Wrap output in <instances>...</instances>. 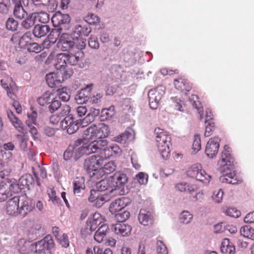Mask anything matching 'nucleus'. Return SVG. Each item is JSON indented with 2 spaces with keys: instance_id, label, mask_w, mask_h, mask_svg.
Wrapping results in <instances>:
<instances>
[{
  "instance_id": "20",
  "label": "nucleus",
  "mask_w": 254,
  "mask_h": 254,
  "mask_svg": "<svg viewBox=\"0 0 254 254\" xmlns=\"http://www.w3.org/2000/svg\"><path fill=\"white\" fill-rule=\"evenodd\" d=\"M153 214L145 209H141L138 216L140 223L144 226L151 225L153 222Z\"/></svg>"
},
{
  "instance_id": "21",
  "label": "nucleus",
  "mask_w": 254,
  "mask_h": 254,
  "mask_svg": "<svg viewBox=\"0 0 254 254\" xmlns=\"http://www.w3.org/2000/svg\"><path fill=\"white\" fill-rule=\"evenodd\" d=\"M17 249L21 254H29L34 251V243L31 241H26L24 239H20L18 242Z\"/></svg>"
},
{
  "instance_id": "30",
  "label": "nucleus",
  "mask_w": 254,
  "mask_h": 254,
  "mask_svg": "<svg viewBox=\"0 0 254 254\" xmlns=\"http://www.w3.org/2000/svg\"><path fill=\"white\" fill-rule=\"evenodd\" d=\"M191 88L190 85L187 82L185 79H176V88L184 92L185 95H186L187 92L189 91Z\"/></svg>"
},
{
  "instance_id": "63",
  "label": "nucleus",
  "mask_w": 254,
  "mask_h": 254,
  "mask_svg": "<svg viewBox=\"0 0 254 254\" xmlns=\"http://www.w3.org/2000/svg\"><path fill=\"white\" fill-rule=\"evenodd\" d=\"M100 192L99 190H91L90 194L88 197V200L91 202H95L97 198L99 196Z\"/></svg>"
},
{
  "instance_id": "38",
  "label": "nucleus",
  "mask_w": 254,
  "mask_h": 254,
  "mask_svg": "<svg viewBox=\"0 0 254 254\" xmlns=\"http://www.w3.org/2000/svg\"><path fill=\"white\" fill-rule=\"evenodd\" d=\"M240 233L241 235L251 240H254V229L250 226L246 225L241 228Z\"/></svg>"
},
{
  "instance_id": "45",
  "label": "nucleus",
  "mask_w": 254,
  "mask_h": 254,
  "mask_svg": "<svg viewBox=\"0 0 254 254\" xmlns=\"http://www.w3.org/2000/svg\"><path fill=\"white\" fill-rule=\"evenodd\" d=\"M224 213L230 217L238 218L241 215V212L234 207H228L223 210Z\"/></svg>"
},
{
  "instance_id": "32",
  "label": "nucleus",
  "mask_w": 254,
  "mask_h": 254,
  "mask_svg": "<svg viewBox=\"0 0 254 254\" xmlns=\"http://www.w3.org/2000/svg\"><path fill=\"white\" fill-rule=\"evenodd\" d=\"M116 168L117 165L114 161H109L106 163L103 167H101V168H100L99 175H101L102 173L104 174H109L113 173L116 170Z\"/></svg>"
},
{
  "instance_id": "54",
  "label": "nucleus",
  "mask_w": 254,
  "mask_h": 254,
  "mask_svg": "<svg viewBox=\"0 0 254 254\" xmlns=\"http://www.w3.org/2000/svg\"><path fill=\"white\" fill-rule=\"evenodd\" d=\"M107 197V193L104 194H100L99 196L97 198L95 201L94 205L97 207H101L103 204L107 201L106 197Z\"/></svg>"
},
{
  "instance_id": "57",
  "label": "nucleus",
  "mask_w": 254,
  "mask_h": 254,
  "mask_svg": "<svg viewBox=\"0 0 254 254\" xmlns=\"http://www.w3.org/2000/svg\"><path fill=\"white\" fill-rule=\"evenodd\" d=\"M31 33H25L22 36H21L20 40V45L19 46L24 47L27 46L28 47L29 44V40L30 38L29 36H30Z\"/></svg>"
},
{
  "instance_id": "36",
  "label": "nucleus",
  "mask_w": 254,
  "mask_h": 254,
  "mask_svg": "<svg viewBox=\"0 0 254 254\" xmlns=\"http://www.w3.org/2000/svg\"><path fill=\"white\" fill-rule=\"evenodd\" d=\"M57 63L56 66L58 68L64 69L67 65V54L60 53L57 55Z\"/></svg>"
},
{
  "instance_id": "37",
  "label": "nucleus",
  "mask_w": 254,
  "mask_h": 254,
  "mask_svg": "<svg viewBox=\"0 0 254 254\" xmlns=\"http://www.w3.org/2000/svg\"><path fill=\"white\" fill-rule=\"evenodd\" d=\"M9 185H8V190H9V192H13L14 193H17L18 192H21V191L23 190L24 191H25L24 190V189L22 188V186L20 185L19 180H18V181H15L11 182H7Z\"/></svg>"
},
{
  "instance_id": "14",
  "label": "nucleus",
  "mask_w": 254,
  "mask_h": 254,
  "mask_svg": "<svg viewBox=\"0 0 254 254\" xmlns=\"http://www.w3.org/2000/svg\"><path fill=\"white\" fill-rule=\"evenodd\" d=\"M19 203L20 197L19 196H14L9 199L6 203V213L9 215L15 216L20 214Z\"/></svg>"
},
{
  "instance_id": "18",
  "label": "nucleus",
  "mask_w": 254,
  "mask_h": 254,
  "mask_svg": "<svg viewBox=\"0 0 254 254\" xmlns=\"http://www.w3.org/2000/svg\"><path fill=\"white\" fill-rule=\"evenodd\" d=\"M20 209V214L25 216L28 212L32 211L35 208V202L32 199L25 197L21 200Z\"/></svg>"
},
{
  "instance_id": "8",
  "label": "nucleus",
  "mask_w": 254,
  "mask_h": 254,
  "mask_svg": "<svg viewBox=\"0 0 254 254\" xmlns=\"http://www.w3.org/2000/svg\"><path fill=\"white\" fill-rule=\"evenodd\" d=\"M54 246V240L50 235H47L42 240L34 243V250L36 253L41 254L47 251L45 254H51L50 250Z\"/></svg>"
},
{
  "instance_id": "43",
  "label": "nucleus",
  "mask_w": 254,
  "mask_h": 254,
  "mask_svg": "<svg viewBox=\"0 0 254 254\" xmlns=\"http://www.w3.org/2000/svg\"><path fill=\"white\" fill-rule=\"evenodd\" d=\"M170 145H160L157 146L159 151L160 152L162 158L164 159H167L170 156Z\"/></svg>"
},
{
  "instance_id": "35",
  "label": "nucleus",
  "mask_w": 254,
  "mask_h": 254,
  "mask_svg": "<svg viewBox=\"0 0 254 254\" xmlns=\"http://www.w3.org/2000/svg\"><path fill=\"white\" fill-rule=\"evenodd\" d=\"M97 129V126L95 124H93L84 131L83 135L84 137L83 138H85L86 140V142H88L87 141V140L92 139L93 137H96Z\"/></svg>"
},
{
  "instance_id": "4",
  "label": "nucleus",
  "mask_w": 254,
  "mask_h": 254,
  "mask_svg": "<svg viewBox=\"0 0 254 254\" xmlns=\"http://www.w3.org/2000/svg\"><path fill=\"white\" fill-rule=\"evenodd\" d=\"M80 33H74L69 34L68 33H63L59 37L57 43L58 48L63 51L70 52L75 47L76 42L78 41Z\"/></svg>"
},
{
  "instance_id": "6",
  "label": "nucleus",
  "mask_w": 254,
  "mask_h": 254,
  "mask_svg": "<svg viewBox=\"0 0 254 254\" xmlns=\"http://www.w3.org/2000/svg\"><path fill=\"white\" fill-rule=\"evenodd\" d=\"M110 178L114 190H120L119 193L121 195L128 193L127 188L125 190V186L128 180V177L126 173L124 171H118L115 173Z\"/></svg>"
},
{
  "instance_id": "58",
  "label": "nucleus",
  "mask_w": 254,
  "mask_h": 254,
  "mask_svg": "<svg viewBox=\"0 0 254 254\" xmlns=\"http://www.w3.org/2000/svg\"><path fill=\"white\" fill-rule=\"evenodd\" d=\"M157 254H167L168 251L166 247L161 241L157 242Z\"/></svg>"
},
{
  "instance_id": "13",
  "label": "nucleus",
  "mask_w": 254,
  "mask_h": 254,
  "mask_svg": "<svg viewBox=\"0 0 254 254\" xmlns=\"http://www.w3.org/2000/svg\"><path fill=\"white\" fill-rule=\"evenodd\" d=\"M220 139L219 137H215L210 139L207 143L205 148V154L209 158H213L215 157L217 154L219 148V141Z\"/></svg>"
},
{
  "instance_id": "17",
  "label": "nucleus",
  "mask_w": 254,
  "mask_h": 254,
  "mask_svg": "<svg viewBox=\"0 0 254 254\" xmlns=\"http://www.w3.org/2000/svg\"><path fill=\"white\" fill-rule=\"evenodd\" d=\"M154 134L156 135V141L157 146L160 145H171V137L164 131L163 129L159 127L156 128L154 130Z\"/></svg>"
},
{
  "instance_id": "3",
  "label": "nucleus",
  "mask_w": 254,
  "mask_h": 254,
  "mask_svg": "<svg viewBox=\"0 0 254 254\" xmlns=\"http://www.w3.org/2000/svg\"><path fill=\"white\" fill-rule=\"evenodd\" d=\"M104 159L99 155H93L86 158L83 163L84 170L90 176L93 177L100 172Z\"/></svg>"
},
{
  "instance_id": "42",
  "label": "nucleus",
  "mask_w": 254,
  "mask_h": 254,
  "mask_svg": "<svg viewBox=\"0 0 254 254\" xmlns=\"http://www.w3.org/2000/svg\"><path fill=\"white\" fill-rule=\"evenodd\" d=\"M61 33L57 34L56 36L54 35V33H50L48 35L47 39L48 41L45 40L43 42V44L47 46H51V44H54L56 42H58L59 37L61 36Z\"/></svg>"
},
{
  "instance_id": "51",
  "label": "nucleus",
  "mask_w": 254,
  "mask_h": 254,
  "mask_svg": "<svg viewBox=\"0 0 254 254\" xmlns=\"http://www.w3.org/2000/svg\"><path fill=\"white\" fill-rule=\"evenodd\" d=\"M61 106V101L54 99L52 101L51 105L49 106V109L51 113H53L57 111Z\"/></svg>"
},
{
  "instance_id": "12",
  "label": "nucleus",
  "mask_w": 254,
  "mask_h": 254,
  "mask_svg": "<svg viewBox=\"0 0 254 254\" xmlns=\"http://www.w3.org/2000/svg\"><path fill=\"white\" fill-rule=\"evenodd\" d=\"M93 86V84H89L85 87L81 89L75 97V100L78 104H84L88 102L92 96L91 91Z\"/></svg>"
},
{
  "instance_id": "26",
  "label": "nucleus",
  "mask_w": 254,
  "mask_h": 254,
  "mask_svg": "<svg viewBox=\"0 0 254 254\" xmlns=\"http://www.w3.org/2000/svg\"><path fill=\"white\" fill-rule=\"evenodd\" d=\"M176 110L178 111L176 112V117H177L178 119H181L183 118H186L188 115L184 100H180L179 102H178V100L176 99Z\"/></svg>"
},
{
  "instance_id": "10",
  "label": "nucleus",
  "mask_w": 254,
  "mask_h": 254,
  "mask_svg": "<svg viewBox=\"0 0 254 254\" xmlns=\"http://www.w3.org/2000/svg\"><path fill=\"white\" fill-rule=\"evenodd\" d=\"M45 78L47 84L51 88H58L64 81L61 70L50 72L46 75Z\"/></svg>"
},
{
  "instance_id": "27",
  "label": "nucleus",
  "mask_w": 254,
  "mask_h": 254,
  "mask_svg": "<svg viewBox=\"0 0 254 254\" xmlns=\"http://www.w3.org/2000/svg\"><path fill=\"white\" fill-rule=\"evenodd\" d=\"M220 250L223 254H235V247L234 245L230 242L229 240L225 238L223 240L220 247Z\"/></svg>"
},
{
  "instance_id": "56",
  "label": "nucleus",
  "mask_w": 254,
  "mask_h": 254,
  "mask_svg": "<svg viewBox=\"0 0 254 254\" xmlns=\"http://www.w3.org/2000/svg\"><path fill=\"white\" fill-rule=\"evenodd\" d=\"M50 200L55 204L59 203L60 198L56 196V191L53 189H50L48 192Z\"/></svg>"
},
{
  "instance_id": "19",
  "label": "nucleus",
  "mask_w": 254,
  "mask_h": 254,
  "mask_svg": "<svg viewBox=\"0 0 254 254\" xmlns=\"http://www.w3.org/2000/svg\"><path fill=\"white\" fill-rule=\"evenodd\" d=\"M70 21V16L68 14H62L60 11H57L52 18V22L55 27H58L62 24L68 23Z\"/></svg>"
},
{
  "instance_id": "2",
  "label": "nucleus",
  "mask_w": 254,
  "mask_h": 254,
  "mask_svg": "<svg viewBox=\"0 0 254 254\" xmlns=\"http://www.w3.org/2000/svg\"><path fill=\"white\" fill-rule=\"evenodd\" d=\"M230 148L228 145H225L222 152L221 159L218 162L220 166V171L223 175L219 178L222 183H226L232 185L238 183L237 176L233 171L232 166L233 165V159L230 154Z\"/></svg>"
},
{
  "instance_id": "9",
  "label": "nucleus",
  "mask_w": 254,
  "mask_h": 254,
  "mask_svg": "<svg viewBox=\"0 0 254 254\" xmlns=\"http://www.w3.org/2000/svg\"><path fill=\"white\" fill-rule=\"evenodd\" d=\"M164 94V87L158 86L155 89H150L148 93L149 104L150 107L153 109H156L159 104V101Z\"/></svg>"
},
{
  "instance_id": "15",
  "label": "nucleus",
  "mask_w": 254,
  "mask_h": 254,
  "mask_svg": "<svg viewBox=\"0 0 254 254\" xmlns=\"http://www.w3.org/2000/svg\"><path fill=\"white\" fill-rule=\"evenodd\" d=\"M130 202L131 200L128 197H122L117 199L111 203L109 210L112 213H113L121 210H125V208L129 205Z\"/></svg>"
},
{
  "instance_id": "28",
  "label": "nucleus",
  "mask_w": 254,
  "mask_h": 254,
  "mask_svg": "<svg viewBox=\"0 0 254 254\" xmlns=\"http://www.w3.org/2000/svg\"><path fill=\"white\" fill-rule=\"evenodd\" d=\"M96 137L104 138L107 137L110 133L109 127L104 123L100 124L97 126Z\"/></svg>"
},
{
  "instance_id": "34",
  "label": "nucleus",
  "mask_w": 254,
  "mask_h": 254,
  "mask_svg": "<svg viewBox=\"0 0 254 254\" xmlns=\"http://www.w3.org/2000/svg\"><path fill=\"white\" fill-rule=\"evenodd\" d=\"M84 20L89 25L95 26V30H99L100 29V24L99 23V18L93 14H89L84 17Z\"/></svg>"
},
{
  "instance_id": "50",
  "label": "nucleus",
  "mask_w": 254,
  "mask_h": 254,
  "mask_svg": "<svg viewBox=\"0 0 254 254\" xmlns=\"http://www.w3.org/2000/svg\"><path fill=\"white\" fill-rule=\"evenodd\" d=\"M201 149V141L200 136L198 134H195L194 136V140L192 144V149L194 153H197Z\"/></svg>"
},
{
  "instance_id": "7",
  "label": "nucleus",
  "mask_w": 254,
  "mask_h": 254,
  "mask_svg": "<svg viewBox=\"0 0 254 254\" xmlns=\"http://www.w3.org/2000/svg\"><path fill=\"white\" fill-rule=\"evenodd\" d=\"M62 129H66L67 132L72 134L76 132L80 127H82L81 119H75L72 115L66 116L61 122Z\"/></svg>"
},
{
  "instance_id": "39",
  "label": "nucleus",
  "mask_w": 254,
  "mask_h": 254,
  "mask_svg": "<svg viewBox=\"0 0 254 254\" xmlns=\"http://www.w3.org/2000/svg\"><path fill=\"white\" fill-rule=\"evenodd\" d=\"M7 116L12 125L16 128H18L19 131H21L22 130V127L21 126L22 124L21 121L11 111L7 112Z\"/></svg>"
},
{
  "instance_id": "24",
  "label": "nucleus",
  "mask_w": 254,
  "mask_h": 254,
  "mask_svg": "<svg viewBox=\"0 0 254 254\" xmlns=\"http://www.w3.org/2000/svg\"><path fill=\"white\" fill-rule=\"evenodd\" d=\"M85 189V178L83 176L77 177L73 181V191L75 195H80Z\"/></svg>"
},
{
  "instance_id": "49",
  "label": "nucleus",
  "mask_w": 254,
  "mask_h": 254,
  "mask_svg": "<svg viewBox=\"0 0 254 254\" xmlns=\"http://www.w3.org/2000/svg\"><path fill=\"white\" fill-rule=\"evenodd\" d=\"M223 195V191L222 189H220L218 190H215L213 192L212 198L216 203H220L222 201Z\"/></svg>"
},
{
  "instance_id": "5",
  "label": "nucleus",
  "mask_w": 254,
  "mask_h": 254,
  "mask_svg": "<svg viewBox=\"0 0 254 254\" xmlns=\"http://www.w3.org/2000/svg\"><path fill=\"white\" fill-rule=\"evenodd\" d=\"M186 175L190 178L203 183L205 185H207L211 179V176L202 169L201 165L199 163L193 164L189 167L186 171Z\"/></svg>"
},
{
  "instance_id": "61",
  "label": "nucleus",
  "mask_w": 254,
  "mask_h": 254,
  "mask_svg": "<svg viewBox=\"0 0 254 254\" xmlns=\"http://www.w3.org/2000/svg\"><path fill=\"white\" fill-rule=\"evenodd\" d=\"M51 28L47 25L37 24L35 26L32 32H50Z\"/></svg>"
},
{
  "instance_id": "52",
  "label": "nucleus",
  "mask_w": 254,
  "mask_h": 254,
  "mask_svg": "<svg viewBox=\"0 0 254 254\" xmlns=\"http://www.w3.org/2000/svg\"><path fill=\"white\" fill-rule=\"evenodd\" d=\"M42 50V47L36 43H30L27 47V51L30 53H38Z\"/></svg>"
},
{
  "instance_id": "33",
  "label": "nucleus",
  "mask_w": 254,
  "mask_h": 254,
  "mask_svg": "<svg viewBox=\"0 0 254 254\" xmlns=\"http://www.w3.org/2000/svg\"><path fill=\"white\" fill-rule=\"evenodd\" d=\"M193 219V215L189 211L184 210L180 214L179 222L182 224L190 223Z\"/></svg>"
},
{
  "instance_id": "62",
  "label": "nucleus",
  "mask_w": 254,
  "mask_h": 254,
  "mask_svg": "<svg viewBox=\"0 0 254 254\" xmlns=\"http://www.w3.org/2000/svg\"><path fill=\"white\" fill-rule=\"evenodd\" d=\"M205 124L206 127L204 135L206 137H208L211 135V132L214 128V123L212 121H210Z\"/></svg>"
},
{
  "instance_id": "44",
  "label": "nucleus",
  "mask_w": 254,
  "mask_h": 254,
  "mask_svg": "<svg viewBox=\"0 0 254 254\" xmlns=\"http://www.w3.org/2000/svg\"><path fill=\"white\" fill-rule=\"evenodd\" d=\"M51 92L50 91H46L41 97H39L37 99L38 104L41 106H44L48 103H50L51 99Z\"/></svg>"
},
{
  "instance_id": "46",
  "label": "nucleus",
  "mask_w": 254,
  "mask_h": 254,
  "mask_svg": "<svg viewBox=\"0 0 254 254\" xmlns=\"http://www.w3.org/2000/svg\"><path fill=\"white\" fill-rule=\"evenodd\" d=\"M18 25V22L15 20L13 18H9L5 24L6 29L8 30L12 31L17 30Z\"/></svg>"
},
{
  "instance_id": "11",
  "label": "nucleus",
  "mask_w": 254,
  "mask_h": 254,
  "mask_svg": "<svg viewBox=\"0 0 254 254\" xmlns=\"http://www.w3.org/2000/svg\"><path fill=\"white\" fill-rule=\"evenodd\" d=\"M84 54L83 51L78 50L74 54L68 53L67 54V63L70 65H78L80 68H84V64L82 62Z\"/></svg>"
},
{
  "instance_id": "40",
  "label": "nucleus",
  "mask_w": 254,
  "mask_h": 254,
  "mask_svg": "<svg viewBox=\"0 0 254 254\" xmlns=\"http://www.w3.org/2000/svg\"><path fill=\"white\" fill-rule=\"evenodd\" d=\"M11 195V193L8 190L7 185L6 183L5 185L0 184V202L6 200Z\"/></svg>"
},
{
  "instance_id": "53",
  "label": "nucleus",
  "mask_w": 254,
  "mask_h": 254,
  "mask_svg": "<svg viewBox=\"0 0 254 254\" xmlns=\"http://www.w3.org/2000/svg\"><path fill=\"white\" fill-rule=\"evenodd\" d=\"M114 115V112H113V111L110 112L107 109H103L101 112L100 120L104 121L110 119Z\"/></svg>"
},
{
  "instance_id": "41",
  "label": "nucleus",
  "mask_w": 254,
  "mask_h": 254,
  "mask_svg": "<svg viewBox=\"0 0 254 254\" xmlns=\"http://www.w3.org/2000/svg\"><path fill=\"white\" fill-rule=\"evenodd\" d=\"M113 213L115 214L117 220L121 223H123L128 219L130 216L129 212L125 209L121 210L119 211H117L116 213Z\"/></svg>"
},
{
  "instance_id": "16",
  "label": "nucleus",
  "mask_w": 254,
  "mask_h": 254,
  "mask_svg": "<svg viewBox=\"0 0 254 254\" xmlns=\"http://www.w3.org/2000/svg\"><path fill=\"white\" fill-rule=\"evenodd\" d=\"M15 3L13 11L14 16L20 19L24 18L27 15V12L23 8L22 5L28 4V0H12Z\"/></svg>"
},
{
  "instance_id": "59",
  "label": "nucleus",
  "mask_w": 254,
  "mask_h": 254,
  "mask_svg": "<svg viewBox=\"0 0 254 254\" xmlns=\"http://www.w3.org/2000/svg\"><path fill=\"white\" fill-rule=\"evenodd\" d=\"M10 173V170L3 169L0 171V183H5L6 181L9 180L8 177Z\"/></svg>"
},
{
  "instance_id": "22",
  "label": "nucleus",
  "mask_w": 254,
  "mask_h": 254,
  "mask_svg": "<svg viewBox=\"0 0 254 254\" xmlns=\"http://www.w3.org/2000/svg\"><path fill=\"white\" fill-rule=\"evenodd\" d=\"M20 185L22 186L24 190H29L32 189L35 185V180L30 174H26L22 176L19 179Z\"/></svg>"
},
{
  "instance_id": "31",
  "label": "nucleus",
  "mask_w": 254,
  "mask_h": 254,
  "mask_svg": "<svg viewBox=\"0 0 254 254\" xmlns=\"http://www.w3.org/2000/svg\"><path fill=\"white\" fill-rule=\"evenodd\" d=\"M134 135L127 131L115 137V141L121 144H125L133 138Z\"/></svg>"
},
{
  "instance_id": "64",
  "label": "nucleus",
  "mask_w": 254,
  "mask_h": 254,
  "mask_svg": "<svg viewBox=\"0 0 254 254\" xmlns=\"http://www.w3.org/2000/svg\"><path fill=\"white\" fill-rule=\"evenodd\" d=\"M95 117L88 113L83 119H81L82 127L86 126L87 124L92 123L95 120Z\"/></svg>"
},
{
  "instance_id": "29",
  "label": "nucleus",
  "mask_w": 254,
  "mask_h": 254,
  "mask_svg": "<svg viewBox=\"0 0 254 254\" xmlns=\"http://www.w3.org/2000/svg\"><path fill=\"white\" fill-rule=\"evenodd\" d=\"M96 187L99 192L109 190L110 192L114 190V187L112 184L110 183V180H102L96 184Z\"/></svg>"
},
{
  "instance_id": "1",
  "label": "nucleus",
  "mask_w": 254,
  "mask_h": 254,
  "mask_svg": "<svg viewBox=\"0 0 254 254\" xmlns=\"http://www.w3.org/2000/svg\"><path fill=\"white\" fill-rule=\"evenodd\" d=\"M107 144V140L102 138L90 143L86 142L85 138H78L74 141L73 146H69L64 151V159L68 161L73 158L76 161L83 155H88L101 150Z\"/></svg>"
},
{
  "instance_id": "23",
  "label": "nucleus",
  "mask_w": 254,
  "mask_h": 254,
  "mask_svg": "<svg viewBox=\"0 0 254 254\" xmlns=\"http://www.w3.org/2000/svg\"><path fill=\"white\" fill-rule=\"evenodd\" d=\"M102 220L101 214L95 212L88 219L86 224L87 227H90V230L95 231L98 226L102 224Z\"/></svg>"
},
{
  "instance_id": "47",
  "label": "nucleus",
  "mask_w": 254,
  "mask_h": 254,
  "mask_svg": "<svg viewBox=\"0 0 254 254\" xmlns=\"http://www.w3.org/2000/svg\"><path fill=\"white\" fill-rule=\"evenodd\" d=\"M148 176L144 172H139L135 175V178L140 185H146L148 182Z\"/></svg>"
},
{
  "instance_id": "60",
  "label": "nucleus",
  "mask_w": 254,
  "mask_h": 254,
  "mask_svg": "<svg viewBox=\"0 0 254 254\" xmlns=\"http://www.w3.org/2000/svg\"><path fill=\"white\" fill-rule=\"evenodd\" d=\"M11 158L12 153L11 152H4V153H3V150H1V140L0 139V164L1 165L4 160H6L7 159H9Z\"/></svg>"
},
{
  "instance_id": "25",
  "label": "nucleus",
  "mask_w": 254,
  "mask_h": 254,
  "mask_svg": "<svg viewBox=\"0 0 254 254\" xmlns=\"http://www.w3.org/2000/svg\"><path fill=\"white\" fill-rule=\"evenodd\" d=\"M112 229L117 234L122 236H126L130 234L131 228L128 224L119 223L112 226Z\"/></svg>"
},
{
  "instance_id": "48",
  "label": "nucleus",
  "mask_w": 254,
  "mask_h": 254,
  "mask_svg": "<svg viewBox=\"0 0 254 254\" xmlns=\"http://www.w3.org/2000/svg\"><path fill=\"white\" fill-rule=\"evenodd\" d=\"M10 5V0H2L0 2V13L7 14Z\"/></svg>"
},
{
  "instance_id": "55",
  "label": "nucleus",
  "mask_w": 254,
  "mask_h": 254,
  "mask_svg": "<svg viewBox=\"0 0 254 254\" xmlns=\"http://www.w3.org/2000/svg\"><path fill=\"white\" fill-rule=\"evenodd\" d=\"M66 89V87H63L60 90V89H57V91L59 92V99L62 100L64 102H67L69 101L70 99V95L65 91Z\"/></svg>"
}]
</instances>
